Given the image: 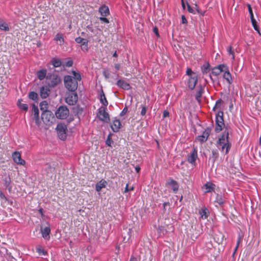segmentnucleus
Here are the masks:
<instances>
[{
	"instance_id": "1",
	"label": "nucleus",
	"mask_w": 261,
	"mask_h": 261,
	"mask_svg": "<svg viewBox=\"0 0 261 261\" xmlns=\"http://www.w3.org/2000/svg\"><path fill=\"white\" fill-rule=\"evenodd\" d=\"M229 131L226 127L225 130L217 142V147L225 154H227L230 149L231 144L228 141Z\"/></svg>"
},
{
	"instance_id": "2",
	"label": "nucleus",
	"mask_w": 261,
	"mask_h": 261,
	"mask_svg": "<svg viewBox=\"0 0 261 261\" xmlns=\"http://www.w3.org/2000/svg\"><path fill=\"white\" fill-rule=\"evenodd\" d=\"M64 84L65 87L69 91H75L77 87V81L74 79L70 75H66L64 76Z\"/></svg>"
},
{
	"instance_id": "3",
	"label": "nucleus",
	"mask_w": 261,
	"mask_h": 261,
	"mask_svg": "<svg viewBox=\"0 0 261 261\" xmlns=\"http://www.w3.org/2000/svg\"><path fill=\"white\" fill-rule=\"evenodd\" d=\"M216 127L215 132L219 133L221 132L225 127V124L223 120V112L219 111L216 116Z\"/></svg>"
},
{
	"instance_id": "4",
	"label": "nucleus",
	"mask_w": 261,
	"mask_h": 261,
	"mask_svg": "<svg viewBox=\"0 0 261 261\" xmlns=\"http://www.w3.org/2000/svg\"><path fill=\"white\" fill-rule=\"evenodd\" d=\"M69 114V111L65 106L59 107L55 112L56 117L60 119H65L67 118Z\"/></svg>"
},
{
	"instance_id": "5",
	"label": "nucleus",
	"mask_w": 261,
	"mask_h": 261,
	"mask_svg": "<svg viewBox=\"0 0 261 261\" xmlns=\"http://www.w3.org/2000/svg\"><path fill=\"white\" fill-rule=\"evenodd\" d=\"M77 99L78 96L76 92L75 91H69L67 92L65 101L67 104L73 106L76 104Z\"/></svg>"
},
{
	"instance_id": "6",
	"label": "nucleus",
	"mask_w": 261,
	"mask_h": 261,
	"mask_svg": "<svg viewBox=\"0 0 261 261\" xmlns=\"http://www.w3.org/2000/svg\"><path fill=\"white\" fill-rule=\"evenodd\" d=\"M58 135L61 140H65L66 138L67 126L64 123H59L56 128Z\"/></svg>"
},
{
	"instance_id": "7",
	"label": "nucleus",
	"mask_w": 261,
	"mask_h": 261,
	"mask_svg": "<svg viewBox=\"0 0 261 261\" xmlns=\"http://www.w3.org/2000/svg\"><path fill=\"white\" fill-rule=\"evenodd\" d=\"M97 117L102 121L108 122L110 121L109 114L106 111L104 107H100L98 109Z\"/></svg>"
},
{
	"instance_id": "8",
	"label": "nucleus",
	"mask_w": 261,
	"mask_h": 261,
	"mask_svg": "<svg viewBox=\"0 0 261 261\" xmlns=\"http://www.w3.org/2000/svg\"><path fill=\"white\" fill-rule=\"evenodd\" d=\"M211 132V128L207 127L203 132L201 135H199L196 137V140L201 143L206 142Z\"/></svg>"
},
{
	"instance_id": "9",
	"label": "nucleus",
	"mask_w": 261,
	"mask_h": 261,
	"mask_svg": "<svg viewBox=\"0 0 261 261\" xmlns=\"http://www.w3.org/2000/svg\"><path fill=\"white\" fill-rule=\"evenodd\" d=\"M197 159V150L196 148H193L190 154L188 156V161L190 164L194 165Z\"/></svg>"
},
{
	"instance_id": "10",
	"label": "nucleus",
	"mask_w": 261,
	"mask_h": 261,
	"mask_svg": "<svg viewBox=\"0 0 261 261\" xmlns=\"http://www.w3.org/2000/svg\"><path fill=\"white\" fill-rule=\"evenodd\" d=\"M49 80L50 81L48 82V84L50 87H54L58 84L60 82V77L56 74L51 75L49 76Z\"/></svg>"
},
{
	"instance_id": "11",
	"label": "nucleus",
	"mask_w": 261,
	"mask_h": 261,
	"mask_svg": "<svg viewBox=\"0 0 261 261\" xmlns=\"http://www.w3.org/2000/svg\"><path fill=\"white\" fill-rule=\"evenodd\" d=\"M12 158L14 161L17 164L23 165L25 163V161L21 159L20 153L19 152H14L12 154Z\"/></svg>"
},
{
	"instance_id": "12",
	"label": "nucleus",
	"mask_w": 261,
	"mask_h": 261,
	"mask_svg": "<svg viewBox=\"0 0 261 261\" xmlns=\"http://www.w3.org/2000/svg\"><path fill=\"white\" fill-rule=\"evenodd\" d=\"M41 118L45 123H47L50 121V119L53 118V114L49 111L43 112L41 115Z\"/></svg>"
},
{
	"instance_id": "13",
	"label": "nucleus",
	"mask_w": 261,
	"mask_h": 261,
	"mask_svg": "<svg viewBox=\"0 0 261 261\" xmlns=\"http://www.w3.org/2000/svg\"><path fill=\"white\" fill-rule=\"evenodd\" d=\"M223 72H224L223 78L227 82L228 84H231L232 82V79L231 75L229 71L228 67L227 65H226Z\"/></svg>"
},
{
	"instance_id": "14",
	"label": "nucleus",
	"mask_w": 261,
	"mask_h": 261,
	"mask_svg": "<svg viewBox=\"0 0 261 261\" xmlns=\"http://www.w3.org/2000/svg\"><path fill=\"white\" fill-rule=\"evenodd\" d=\"M225 66L226 65L223 64L218 65L212 69V73L214 75L220 74L221 72H223Z\"/></svg>"
},
{
	"instance_id": "15",
	"label": "nucleus",
	"mask_w": 261,
	"mask_h": 261,
	"mask_svg": "<svg viewBox=\"0 0 261 261\" xmlns=\"http://www.w3.org/2000/svg\"><path fill=\"white\" fill-rule=\"evenodd\" d=\"M98 12L102 16H108L110 15L109 8L105 5H103L99 8Z\"/></svg>"
},
{
	"instance_id": "16",
	"label": "nucleus",
	"mask_w": 261,
	"mask_h": 261,
	"mask_svg": "<svg viewBox=\"0 0 261 261\" xmlns=\"http://www.w3.org/2000/svg\"><path fill=\"white\" fill-rule=\"evenodd\" d=\"M197 81L198 78L197 76L190 77L188 82V87L191 90L194 89L197 82Z\"/></svg>"
},
{
	"instance_id": "17",
	"label": "nucleus",
	"mask_w": 261,
	"mask_h": 261,
	"mask_svg": "<svg viewBox=\"0 0 261 261\" xmlns=\"http://www.w3.org/2000/svg\"><path fill=\"white\" fill-rule=\"evenodd\" d=\"M50 90L47 86H42L40 88V94L42 98H46L49 94Z\"/></svg>"
},
{
	"instance_id": "18",
	"label": "nucleus",
	"mask_w": 261,
	"mask_h": 261,
	"mask_svg": "<svg viewBox=\"0 0 261 261\" xmlns=\"http://www.w3.org/2000/svg\"><path fill=\"white\" fill-rule=\"evenodd\" d=\"M41 232L42 233V237L46 239L49 240L50 238L49 234L50 232V229L49 227H45L44 228H41Z\"/></svg>"
},
{
	"instance_id": "19",
	"label": "nucleus",
	"mask_w": 261,
	"mask_h": 261,
	"mask_svg": "<svg viewBox=\"0 0 261 261\" xmlns=\"http://www.w3.org/2000/svg\"><path fill=\"white\" fill-rule=\"evenodd\" d=\"M117 85L124 90H129L130 88V86L128 83L121 80L117 82Z\"/></svg>"
},
{
	"instance_id": "20",
	"label": "nucleus",
	"mask_w": 261,
	"mask_h": 261,
	"mask_svg": "<svg viewBox=\"0 0 261 261\" xmlns=\"http://www.w3.org/2000/svg\"><path fill=\"white\" fill-rule=\"evenodd\" d=\"M108 183L104 179H101L98 182L95 186V190L97 192H100L102 188H106Z\"/></svg>"
},
{
	"instance_id": "21",
	"label": "nucleus",
	"mask_w": 261,
	"mask_h": 261,
	"mask_svg": "<svg viewBox=\"0 0 261 261\" xmlns=\"http://www.w3.org/2000/svg\"><path fill=\"white\" fill-rule=\"evenodd\" d=\"M121 126V124L119 120L116 119L113 121L111 125V128L114 132H117L119 130Z\"/></svg>"
},
{
	"instance_id": "22",
	"label": "nucleus",
	"mask_w": 261,
	"mask_h": 261,
	"mask_svg": "<svg viewBox=\"0 0 261 261\" xmlns=\"http://www.w3.org/2000/svg\"><path fill=\"white\" fill-rule=\"evenodd\" d=\"M168 184L171 186V188L174 193H176L178 190V185L177 182L173 179H171Z\"/></svg>"
},
{
	"instance_id": "23",
	"label": "nucleus",
	"mask_w": 261,
	"mask_h": 261,
	"mask_svg": "<svg viewBox=\"0 0 261 261\" xmlns=\"http://www.w3.org/2000/svg\"><path fill=\"white\" fill-rule=\"evenodd\" d=\"M199 214L202 219H206L208 216V210L206 207L201 208L199 211Z\"/></svg>"
},
{
	"instance_id": "24",
	"label": "nucleus",
	"mask_w": 261,
	"mask_h": 261,
	"mask_svg": "<svg viewBox=\"0 0 261 261\" xmlns=\"http://www.w3.org/2000/svg\"><path fill=\"white\" fill-rule=\"evenodd\" d=\"M54 39L57 41H59V44L60 45H62L64 44V40L63 38V35L61 33H58L56 35V37Z\"/></svg>"
},
{
	"instance_id": "25",
	"label": "nucleus",
	"mask_w": 261,
	"mask_h": 261,
	"mask_svg": "<svg viewBox=\"0 0 261 261\" xmlns=\"http://www.w3.org/2000/svg\"><path fill=\"white\" fill-rule=\"evenodd\" d=\"M0 29L5 31L9 30L8 24L1 18H0Z\"/></svg>"
},
{
	"instance_id": "26",
	"label": "nucleus",
	"mask_w": 261,
	"mask_h": 261,
	"mask_svg": "<svg viewBox=\"0 0 261 261\" xmlns=\"http://www.w3.org/2000/svg\"><path fill=\"white\" fill-rule=\"evenodd\" d=\"M46 74V70L45 69H41L37 72V76L40 80H43Z\"/></svg>"
},
{
	"instance_id": "27",
	"label": "nucleus",
	"mask_w": 261,
	"mask_h": 261,
	"mask_svg": "<svg viewBox=\"0 0 261 261\" xmlns=\"http://www.w3.org/2000/svg\"><path fill=\"white\" fill-rule=\"evenodd\" d=\"M188 10L190 13L195 14L196 12L199 13V9L197 5L195 7H192L189 4H187Z\"/></svg>"
},
{
	"instance_id": "28",
	"label": "nucleus",
	"mask_w": 261,
	"mask_h": 261,
	"mask_svg": "<svg viewBox=\"0 0 261 261\" xmlns=\"http://www.w3.org/2000/svg\"><path fill=\"white\" fill-rule=\"evenodd\" d=\"M100 101L105 106H108V102L106 99L103 91H102L100 94Z\"/></svg>"
},
{
	"instance_id": "29",
	"label": "nucleus",
	"mask_w": 261,
	"mask_h": 261,
	"mask_svg": "<svg viewBox=\"0 0 261 261\" xmlns=\"http://www.w3.org/2000/svg\"><path fill=\"white\" fill-rule=\"evenodd\" d=\"M21 99H18L17 102V106L22 110L27 111L28 109V105L21 102Z\"/></svg>"
},
{
	"instance_id": "30",
	"label": "nucleus",
	"mask_w": 261,
	"mask_h": 261,
	"mask_svg": "<svg viewBox=\"0 0 261 261\" xmlns=\"http://www.w3.org/2000/svg\"><path fill=\"white\" fill-rule=\"evenodd\" d=\"M215 185L212 183H206L204 185V187L205 189V192H211L214 189Z\"/></svg>"
},
{
	"instance_id": "31",
	"label": "nucleus",
	"mask_w": 261,
	"mask_h": 261,
	"mask_svg": "<svg viewBox=\"0 0 261 261\" xmlns=\"http://www.w3.org/2000/svg\"><path fill=\"white\" fill-rule=\"evenodd\" d=\"M51 63H52L53 65L55 67H59L62 65V62H61V60L58 59H56V58L53 59L51 60Z\"/></svg>"
},
{
	"instance_id": "32",
	"label": "nucleus",
	"mask_w": 261,
	"mask_h": 261,
	"mask_svg": "<svg viewBox=\"0 0 261 261\" xmlns=\"http://www.w3.org/2000/svg\"><path fill=\"white\" fill-rule=\"evenodd\" d=\"M40 108L41 111L45 112L47 111L48 103L46 101H43L40 103Z\"/></svg>"
},
{
	"instance_id": "33",
	"label": "nucleus",
	"mask_w": 261,
	"mask_h": 261,
	"mask_svg": "<svg viewBox=\"0 0 261 261\" xmlns=\"http://www.w3.org/2000/svg\"><path fill=\"white\" fill-rule=\"evenodd\" d=\"M210 64L208 63L204 64L201 66V70L203 74L207 73L210 71Z\"/></svg>"
},
{
	"instance_id": "34",
	"label": "nucleus",
	"mask_w": 261,
	"mask_h": 261,
	"mask_svg": "<svg viewBox=\"0 0 261 261\" xmlns=\"http://www.w3.org/2000/svg\"><path fill=\"white\" fill-rule=\"evenodd\" d=\"M32 114L34 115V117H38V116H39L38 108L34 104L32 105Z\"/></svg>"
},
{
	"instance_id": "35",
	"label": "nucleus",
	"mask_w": 261,
	"mask_h": 261,
	"mask_svg": "<svg viewBox=\"0 0 261 261\" xmlns=\"http://www.w3.org/2000/svg\"><path fill=\"white\" fill-rule=\"evenodd\" d=\"M36 251L40 255H45L46 254V252L40 246H38L36 247Z\"/></svg>"
},
{
	"instance_id": "36",
	"label": "nucleus",
	"mask_w": 261,
	"mask_h": 261,
	"mask_svg": "<svg viewBox=\"0 0 261 261\" xmlns=\"http://www.w3.org/2000/svg\"><path fill=\"white\" fill-rule=\"evenodd\" d=\"M38 94L34 91H32V92H30V93L29 94V98L33 100L36 101L38 99Z\"/></svg>"
},
{
	"instance_id": "37",
	"label": "nucleus",
	"mask_w": 261,
	"mask_h": 261,
	"mask_svg": "<svg viewBox=\"0 0 261 261\" xmlns=\"http://www.w3.org/2000/svg\"><path fill=\"white\" fill-rule=\"evenodd\" d=\"M11 184V179L10 177H8V178H6L4 179V186L8 188L9 191L11 190V187H10Z\"/></svg>"
},
{
	"instance_id": "38",
	"label": "nucleus",
	"mask_w": 261,
	"mask_h": 261,
	"mask_svg": "<svg viewBox=\"0 0 261 261\" xmlns=\"http://www.w3.org/2000/svg\"><path fill=\"white\" fill-rule=\"evenodd\" d=\"M212 154V158L213 159V162H215L219 157L218 152L217 150H213Z\"/></svg>"
},
{
	"instance_id": "39",
	"label": "nucleus",
	"mask_w": 261,
	"mask_h": 261,
	"mask_svg": "<svg viewBox=\"0 0 261 261\" xmlns=\"http://www.w3.org/2000/svg\"><path fill=\"white\" fill-rule=\"evenodd\" d=\"M88 41L87 40H85L84 42L81 44V49L82 50H83L84 51H88Z\"/></svg>"
},
{
	"instance_id": "40",
	"label": "nucleus",
	"mask_w": 261,
	"mask_h": 261,
	"mask_svg": "<svg viewBox=\"0 0 261 261\" xmlns=\"http://www.w3.org/2000/svg\"><path fill=\"white\" fill-rule=\"evenodd\" d=\"M72 74L74 76L73 78L75 80L80 81L81 80V76L79 73L75 72V71H72Z\"/></svg>"
},
{
	"instance_id": "41",
	"label": "nucleus",
	"mask_w": 261,
	"mask_h": 261,
	"mask_svg": "<svg viewBox=\"0 0 261 261\" xmlns=\"http://www.w3.org/2000/svg\"><path fill=\"white\" fill-rule=\"evenodd\" d=\"M216 201L219 204L222 205L225 202V200L223 199L221 196L218 195L216 197Z\"/></svg>"
},
{
	"instance_id": "42",
	"label": "nucleus",
	"mask_w": 261,
	"mask_h": 261,
	"mask_svg": "<svg viewBox=\"0 0 261 261\" xmlns=\"http://www.w3.org/2000/svg\"><path fill=\"white\" fill-rule=\"evenodd\" d=\"M102 74L106 79H108L110 77V73L108 69H104L102 71Z\"/></svg>"
},
{
	"instance_id": "43",
	"label": "nucleus",
	"mask_w": 261,
	"mask_h": 261,
	"mask_svg": "<svg viewBox=\"0 0 261 261\" xmlns=\"http://www.w3.org/2000/svg\"><path fill=\"white\" fill-rule=\"evenodd\" d=\"M85 40H87L86 39L83 38L81 37H77L75 39V41L77 43H81L82 44Z\"/></svg>"
},
{
	"instance_id": "44",
	"label": "nucleus",
	"mask_w": 261,
	"mask_h": 261,
	"mask_svg": "<svg viewBox=\"0 0 261 261\" xmlns=\"http://www.w3.org/2000/svg\"><path fill=\"white\" fill-rule=\"evenodd\" d=\"M113 143V140L111 139L110 135L108 137L106 141V144L107 145L109 146H111L112 144Z\"/></svg>"
},
{
	"instance_id": "45",
	"label": "nucleus",
	"mask_w": 261,
	"mask_h": 261,
	"mask_svg": "<svg viewBox=\"0 0 261 261\" xmlns=\"http://www.w3.org/2000/svg\"><path fill=\"white\" fill-rule=\"evenodd\" d=\"M107 16H101L99 17V20L105 23H109V20L108 18H106Z\"/></svg>"
},
{
	"instance_id": "46",
	"label": "nucleus",
	"mask_w": 261,
	"mask_h": 261,
	"mask_svg": "<svg viewBox=\"0 0 261 261\" xmlns=\"http://www.w3.org/2000/svg\"><path fill=\"white\" fill-rule=\"evenodd\" d=\"M227 51L229 55H232V59L233 60L234 59V56L233 55V52L232 50V47L231 46H228L227 49Z\"/></svg>"
},
{
	"instance_id": "47",
	"label": "nucleus",
	"mask_w": 261,
	"mask_h": 261,
	"mask_svg": "<svg viewBox=\"0 0 261 261\" xmlns=\"http://www.w3.org/2000/svg\"><path fill=\"white\" fill-rule=\"evenodd\" d=\"M202 91L203 90L202 89H200L198 91H197V92L196 93V98L197 99H198V98H199L201 95H202Z\"/></svg>"
},
{
	"instance_id": "48",
	"label": "nucleus",
	"mask_w": 261,
	"mask_h": 261,
	"mask_svg": "<svg viewBox=\"0 0 261 261\" xmlns=\"http://www.w3.org/2000/svg\"><path fill=\"white\" fill-rule=\"evenodd\" d=\"M146 111H147V108L146 106H143L142 107V110H141V114L143 116H144L146 113Z\"/></svg>"
},
{
	"instance_id": "49",
	"label": "nucleus",
	"mask_w": 261,
	"mask_h": 261,
	"mask_svg": "<svg viewBox=\"0 0 261 261\" xmlns=\"http://www.w3.org/2000/svg\"><path fill=\"white\" fill-rule=\"evenodd\" d=\"M73 65V61L72 60H69L65 63V66L68 67H71Z\"/></svg>"
},
{
	"instance_id": "50",
	"label": "nucleus",
	"mask_w": 261,
	"mask_h": 261,
	"mask_svg": "<svg viewBox=\"0 0 261 261\" xmlns=\"http://www.w3.org/2000/svg\"><path fill=\"white\" fill-rule=\"evenodd\" d=\"M127 112V107H125V108L123 109L121 112L120 114V115L122 116L124 115Z\"/></svg>"
},
{
	"instance_id": "51",
	"label": "nucleus",
	"mask_w": 261,
	"mask_h": 261,
	"mask_svg": "<svg viewBox=\"0 0 261 261\" xmlns=\"http://www.w3.org/2000/svg\"><path fill=\"white\" fill-rule=\"evenodd\" d=\"M247 7H248V11H249V14H250V16H253L252 10V8H251V7L250 5V4H248L247 5Z\"/></svg>"
},
{
	"instance_id": "52",
	"label": "nucleus",
	"mask_w": 261,
	"mask_h": 261,
	"mask_svg": "<svg viewBox=\"0 0 261 261\" xmlns=\"http://www.w3.org/2000/svg\"><path fill=\"white\" fill-rule=\"evenodd\" d=\"M153 32L155 34L156 36L158 37H160V35L158 32V29L156 27L153 28Z\"/></svg>"
},
{
	"instance_id": "53",
	"label": "nucleus",
	"mask_w": 261,
	"mask_h": 261,
	"mask_svg": "<svg viewBox=\"0 0 261 261\" xmlns=\"http://www.w3.org/2000/svg\"><path fill=\"white\" fill-rule=\"evenodd\" d=\"M0 198L1 199L5 200L6 201L7 200V197L5 196V195L1 190H0Z\"/></svg>"
},
{
	"instance_id": "54",
	"label": "nucleus",
	"mask_w": 261,
	"mask_h": 261,
	"mask_svg": "<svg viewBox=\"0 0 261 261\" xmlns=\"http://www.w3.org/2000/svg\"><path fill=\"white\" fill-rule=\"evenodd\" d=\"M240 242H241V239L239 238H238V241H237V246H236V247L235 248V249L234 250V252H233V254L236 253V251H237V249H238V248L239 247V244H240Z\"/></svg>"
},
{
	"instance_id": "55",
	"label": "nucleus",
	"mask_w": 261,
	"mask_h": 261,
	"mask_svg": "<svg viewBox=\"0 0 261 261\" xmlns=\"http://www.w3.org/2000/svg\"><path fill=\"white\" fill-rule=\"evenodd\" d=\"M186 73L188 75H191L193 72L191 68H188L186 71Z\"/></svg>"
},
{
	"instance_id": "56",
	"label": "nucleus",
	"mask_w": 261,
	"mask_h": 261,
	"mask_svg": "<svg viewBox=\"0 0 261 261\" xmlns=\"http://www.w3.org/2000/svg\"><path fill=\"white\" fill-rule=\"evenodd\" d=\"M252 25H253L254 30L259 32V29L256 24V22H254L253 23H252Z\"/></svg>"
},
{
	"instance_id": "57",
	"label": "nucleus",
	"mask_w": 261,
	"mask_h": 261,
	"mask_svg": "<svg viewBox=\"0 0 261 261\" xmlns=\"http://www.w3.org/2000/svg\"><path fill=\"white\" fill-rule=\"evenodd\" d=\"M169 113L167 111H164L163 112V116L164 118L169 116Z\"/></svg>"
},
{
	"instance_id": "58",
	"label": "nucleus",
	"mask_w": 261,
	"mask_h": 261,
	"mask_svg": "<svg viewBox=\"0 0 261 261\" xmlns=\"http://www.w3.org/2000/svg\"><path fill=\"white\" fill-rule=\"evenodd\" d=\"M221 102L222 100L220 99L217 100L215 104L216 106H217V107H220L221 104Z\"/></svg>"
},
{
	"instance_id": "59",
	"label": "nucleus",
	"mask_w": 261,
	"mask_h": 261,
	"mask_svg": "<svg viewBox=\"0 0 261 261\" xmlns=\"http://www.w3.org/2000/svg\"><path fill=\"white\" fill-rule=\"evenodd\" d=\"M35 119V123L37 125H39L40 124V120H39V117L38 116V117H34Z\"/></svg>"
},
{
	"instance_id": "60",
	"label": "nucleus",
	"mask_w": 261,
	"mask_h": 261,
	"mask_svg": "<svg viewBox=\"0 0 261 261\" xmlns=\"http://www.w3.org/2000/svg\"><path fill=\"white\" fill-rule=\"evenodd\" d=\"M181 18L182 23H186L187 22V20L184 15H182Z\"/></svg>"
},
{
	"instance_id": "61",
	"label": "nucleus",
	"mask_w": 261,
	"mask_h": 261,
	"mask_svg": "<svg viewBox=\"0 0 261 261\" xmlns=\"http://www.w3.org/2000/svg\"><path fill=\"white\" fill-rule=\"evenodd\" d=\"M120 64H115V68L116 69V70H118L120 68Z\"/></svg>"
},
{
	"instance_id": "62",
	"label": "nucleus",
	"mask_w": 261,
	"mask_h": 261,
	"mask_svg": "<svg viewBox=\"0 0 261 261\" xmlns=\"http://www.w3.org/2000/svg\"><path fill=\"white\" fill-rule=\"evenodd\" d=\"M129 191V189L128 188V185L126 184L124 192L125 193H126V192H128Z\"/></svg>"
},
{
	"instance_id": "63",
	"label": "nucleus",
	"mask_w": 261,
	"mask_h": 261,
	"mask_svg": "<svg viewBox=\"0 0 261 261\" xmlns=\"http://www.w3.org/2000/svg\"><path fill=\"white\" fill-rule=\"evenodd\" d=\"M250 18H251V20L252 23H253L254 22H256V20L254 19L253 16H250Z\"/></svg>"
},
{
	"instance_id": "64",
	"label": "nucleus",
	"mask_w": 261,
	"mask_h": 261,
	"mask_svg": "<svg viewBox=\"0 0 261 261\" xmlns=\"http://www.w3.org/2000/svg\"><path fill=\"white\" fill-rule=\"evenodd\" d=\"M135 170L137 173L139 172L140 171V168L139 166H136L135 167Z\"/></svg>"
}]
</instances>
